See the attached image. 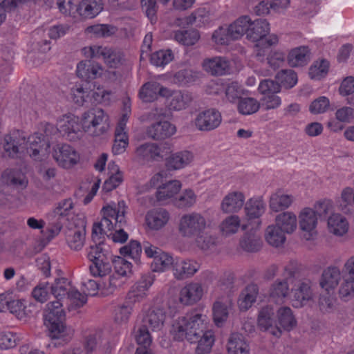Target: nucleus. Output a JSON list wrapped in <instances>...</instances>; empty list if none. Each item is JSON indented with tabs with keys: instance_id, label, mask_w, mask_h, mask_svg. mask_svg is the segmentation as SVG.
<instances>
[{
	"instance_id": "f03ea898",
	"label": "nucleus",
	"mask_w": 354,
	"mask_h": 354,
	"mask_svg": "<svg viewBox=\"0 0 354 354\" xmlns=\"http://www.w3.org/2000/svg\"><path fill=\"white\" fill-rule=\"evenodd\" d=\"M127 206L124 201L117 204L109 203L101 209L102 219L93 225L92 236L96 240L106 234L114 243H123L129 238V234L121 227L126 223Z\"/></svg>"
},
{
	"instance_id": "3c124183",
	"label": "nucleus",
	"mask_w": 354,
	"mask_h": 354,
	"mask_svg": "<svg viewBox=\"0 0 354 354\" xmlns=\"http://www.w3.org/2000/svg\"><path fill=\"white\" fill-rule=\"evenodd\" d=\"M276 321L277 326L288 330L293 328L297 324L292 311L289 307H281L277 310Z\"/></svg>"
},
{
	"instance_id": "a878e982",
	"label": "nucleus",
	"mask_w": 354,
	"mask_h": 354,
	"mask_svg": "<svg viewBox=\"0 0 354 354\" xmlns=\"http://www.w3.org/2000/svg\"><path fill=\"white\" fill-rule=\"evenodd\" d=\"M204 292V288L201 284L191 282L187 283L180 290L178 299L183 305H192L202 299Z\"/></svg>"
},
{
	"instance_id": "f8f14e48",
	"label": "nucleus",
	"mask_w": 354,
	"mask_h": 354,
	"mask_svg": "<svg viewBox=\"0 0 354 354\" xmlns=\"http://www.w3.org/2000/svg\"><path fill=\"white\" fill-rule=\"evenodd\" d=\"M52 156L57 165L64 169H71L81 160L80 153L71 145L57 144L53 147Z\"/></svg>"
},
{
	"instance_id": "4be33fe9",
	"label": "nucleus",
	"mask_w": 354,
	"mask_h": 354,
	"mask_svg": "<svg viewBox=\"0 0 354 354\" xmlns=\"http://www.w3.org/2000/svg\"><path fill=\"white\" fill-rule=\"evenodd\" d=\"M221 113L209 109L200 112L194 120L196 127L200 131H208L217 128L221 123Z\"/></svg>"
},
{
	"instance_id": "c9c22d12",
	"label": "nucleus",
	"mask_w": 354,
	"mask_h": 354,
	"mask_svg": "<svg viewBox=\"0 0 354 354\" xmlns=\"http://www.w3.org/2000/svg\"><path fill=\"white\" fill-rule=\"evenodd\" d=\"M104 9L102 0H79L77 15L82 19H93Z\"/></svg>"
},
{
	"instance_id": "ea45409f",
	"label": "nucleus",
	"mask_w": 354,
	"mask_h": 354,
	"mask_svg": "<svg viewBox=\"0 0 354 354\" xmlns=\"http://www.w3.org/2000/svg\"><path fill=\"white\" fill-rule=\"evenodd\" d=\"M232 302L227 298L216 300L212 307L213 321L216 326L221 327L227 322Z\"/></svg>"
},
{
	"instance_id": "b1692460",
	"label": "nucleus",
	"mask_w": 354,
	"mask_h": 354,
	"mask_svg": "<svg viewBox=\"0 0 354 354\" xmlns=\"http://www.w3.org/2000/svg\"><path fill=\"white\" fill-rule=\"evenodd\" d=\"M207 90L209 93L214 94H220L225 91L226 98L231 102H234L241 93V86L236 82H212L208 85Z\"/></svg>"
},
{
	"instance_id": "1a4fd4ad",
	"label": "nucleus",
	"mask_w": 354,
	"mask_h": 354,
	"mask_svg": "<svg viewBox=\"0 0 354 354\" xmlns=\"http://www.w3.org/2000/svg\"><path fill=\"white\" fill-rule=\"evenodd\" d=\"M50 292L57 299L64 303L69 301L74 307H81L87 301L85 295L80 292L67 279H57L50 285Z\"/></svg>"
},
{
	"instance_id": "58836bf2",
	"label": "nucleus",
	"mask_w": 354,
	"mask_h": 354,
	"mask_svg": "<svg viewBox=\"0 0 354 354\" xmlns=\"http://www.w3.org/2000/svg\"><path fill=\"white\" fill-rule=\"evenodd\" d=\"M103 73L102 66L97 63H91L90 61H82L78 63L76 68L77 77L84 80L100 77Z\"/></svg>"
},
{
	"instance_id": "13d9d810",
	"label": "nucleus",
	"mask_w": 354,
	"mask_h": 354,
	"mask_svg": "<svg viewBox=\"0 0 354 354\" xmlns=\"http://www.w3.org/2000/svg\"><path fill=\"white\" fill-rule=\"evenodd\" d=\"M261 106L260 102L254 97H241L237 102V111L243 115H250L257 113Z\"/></svg>"
},
{
	"instance_id": "bf43d9fd",
	"label": "nucleus",
	"mask_w": 354,
	"mask_h": 354,
	"mask_svg": "<svg viewBox=\"0 0 354 354\" xmlns=\"http://www.w3.org/2000/svg\"><path fill=\"white\" fill-rule=\"evenodd\" d=\"M91 84H86L83 86L81 84H76L71 88V100L78 105H83L85 102H90Z\"/></svg>"
},
{
	"instance_id": "aec40b11",
	"label": "nucleus",
	"mask_w": 354,
	"mask_h": 354,
	"mask_svg": "<svg viewBox=\"0 0 354 354\" xmlns=\"http://www.w3.org/2000/svg\"><path fill=\"white\" fill-rule=\"evenodd\" d=\"M171 151L170 146L163 145L158 147L153 143H145L139 146L136 151V157L143 161L158 160L167 156Z\"/></svg>"
},
{
	"instance_id": "09e8293b",
	"label": "nucleus",
	"mask_w": 354,
	"mask_h": 354,
	"mask_svg": "<svg viewBox=\"0 0 354 354\" xmlns=\"http://www.w3.org/2000/svg\"><path fill=\"white\" fill-rule=\"evenodd\" d=\"M330 62L325 58L315 60L308 68V75L311 80H321L328 73Z\"/></svg>"
},
{
	"instance_id": "dca6fc26",
	"label": "nucleus",
	"mask_w": 354,
	"mask_h": 354,
	"mask_svg": "<svg viewBox=\"0 0 354 354\" xmlns=\"http://www.w3.org/2000/svg\"><path fill=\"white\" fill-rule=\"evenodd\" d=\"M144 251L147 257L153 259L151 268L153 272H163L171 267L174 268L176 259L169 254L152 245L145 246Z\"/></svg>"
},
{
	"instance_id": "8fccbe9b",
	"label": "nucleus",
	"mask_w": 354,
	"mask_h": 354,
	"mask_svg": "<svg viewBox=\"0 0 354 354\" xmlns=\"http://www.w3.org/2000/svg\"><path fill=\"white\" fill-rule=\"evenodd\" d=\"M171 97L168 102L169 109L172 111H181L186 109L192 98L189 93L180 91H171Z\"/></svg>"
},
{
	"instance_id": "37998d69",
	"label": "nucleus",
	"mask_w": 354,
	"mask_h": 354,
	"mask_svg": "<svg viewBox=\"0 0 354 354\" xmlns=\"http://www.w3.org/2000/svg\"><path fill=\"white\" fill-rule=\"evenodd\" d=\"M176 132V126L167 120L153 124L147 131L148 135L154 139L167 138L174 135Z\"/></svg>"
},
{
	"instance_id": "49530a36",
	"label": "nucleus",
	"mask_w": 354,
	"mask_h": 354,
	"mask_svg": "<svg viewBox=\"0 0 354 354\" xmlns=\"http://www.w3.org/2000/svg\"><path fill=\"white\" fill-rule=\"evenodd\" d=\"M107 283V279L102 280L100 282L91 279H85L82 282V285L84 288V293L83 294L86 297V295L91 296L100 295L102 297H106L113 295L115 292L106 293L104 290L106 284Z\"/></svg>"
},
{
	"instance_id": "a19ab883",
	"label": "nucleus",
	"mask_w": 354,
	"mask_h": 354,
	"mask_svg": "<svg viewBox=\"0 0 354 354\" xmlns=\"http://www.w3.org/2000/svg\"><path fill=\"white\" fill-rule=\"evenodd\" d=\"M285 234H290L297 227V215L291 211H286L278 214L274 218V223Z\"/></svg>"
},
{
	"instance_id": "774afa93",
	"label": "nucleus",
	"mask_w": 354,
	"mask_h": 354,
	"mask_svg": "<svg viewBox=\"0 0 354 354\" xmlns=\"http://www.w3.org/2000/svg\"><path fill=\"white\" fill-rule=\"evenodd\" d=\"M117 32L116 27L107 24H95L88 26L86 29V32L97 37H110Z\"/></svg>"
},
{
	"instance_id": "5701e85b",
	"label": "nucleus",
	"mask_w": 354,
	"mask_h": 354,
	"mask_svg": "<svg viewBox=\"0 0 354 354\" xmlns=\"http://www.w3.org/2000/svg\"><path fill=\"white\" fill-rule=\"evenodd\" d=\"M257 324L261 330L268 331L274 336L279 337L281 333V328L277 326L274 310L270 306H266L260 310Z\"/></svg>"
},
{
	"instance_id": "6ab92c4d",
	"label": "nucleus",
	"mask_w": 354,
	"mask_h": 354,
	"mask_svg": "<svg viewBox=\"0 0 354 354\" xmlns=\"http://www.w3.org/2000/svg\"><path fill=\"white\" fill-rule=\"evenodd\" d=\"M353 121L354 107L344 105L335 110L334 118L328 120L326 127L333 133H338L344 129L345 124H351Z\"/></svg>"
},
{
	"instance_id": "c03bdc74",
	"label": "nucleus",
	"mask_w": 354,
	"mask_h": 354,
	"mask_svg": "<svg viewBox=\"0 0 354 354\" xmlns=\"http://www.w3.org/2000/svg\"><path fill=\"white\" fill-rule=\"evenodd\" d=\"M182 189V183L178 180L167 181L160 186L156 192L158 201H165L173 199Z\"/></svg>"
},
{
	"instance_id": "de8ad7c7",
	"label": "nucleus",
	"mask_w": 354,
	"mask_h": 354,
	"mask_svg": "<svg viewBox=\"0 0 354 354\" xmlns=\"http://www.w3.org/2000/svg\"><path fill=\"white\" fill-rule=\"evenodd\" d=\"M264 237L268 244L274 248L282 247L286 241V234L274 224L266 227Z\"/></svg>"
},
{
	"instance_id": "9b49d317",
	"label": "nucleus",
	"mask_w": 354,
	"mask_h": 354,
	"mask_svg": "<svg viewBox=\"0 0 354 354\" xmlns=\"http://www.w3.org/2000/svg\"><path fill=\"white\" fill-rule=\"evenodd\" d=\"M317 212L311 207L301 208L298 213V225L302 238L306 241H313L318 235L319 218Z\"/></svg>"
},
{
	"instance_id": "680f3d73",
	"label": "nucleus",
	"mask_w": 354,
	"mask_h": 354,
	"mask_svg": "<svg viewBox=\"0 0 354 354\" xmlns=\"http://www.w3.org/2000/svg\"><path fill=\"white\" fill-rule=\"evenodd\" d=\"M201 35L196 30H178L174 34L175 40L179 44L190 46L195 45L200 39Z\"/></svg>"
},
{
	"instance_id": "4c0bfd02",
	"label": "nucleus",
	"mask_w": 354,
	"mask_h": 354,
	"mask_svg": "<svg viewBox=\"0 0 354 354\" xmlns=\"http://www.w3.org/2000/svg\"><path fill=\"white\" fill-rule=\"evenodd\" d=\"M108 178L102 186V192H110L118 187L124 180L123 172L114 162H110L107 168Z\"/></svg>"
},
{
	"instance_id": "f257e3e1",
	"label": "nucleus",
	"mask_w": 354,
	"mask_h": 354,
	"mask_svg": "<svg viewBox=\"0 0 354 354\" xmlns=\"http://www.w3.org/2000/svg\"><path fill=\"white\" fill-rule=\"evenodd\" d=\"M208 317L197 311L187 313L174 320L170 333L174 339L197 343V354H208L215 342L214 332L208 330Z\"/></svg>"
},
{
	"instance_id": "423d86ee",
	"label": "nucleus",
	"mask_w": 354,
	"mask_h": 354,
	"mask_svg": "<svg viewBox=\"0 0 354 354\" xmlns=\"http://www.w3.org/2000/svg\"><path fill=\"white\" fill-rule=\"evenodd\" d=\"M63 303L52 301L48 303L44 313V325L53 339L59 340V344L65 343L71 339L69 330L64 324V313Z\"/></svg>"
},
{
	"instance_id": "cd10ccee",
	"label": "nucleus",
	"mask_w": 354,
	"mask_h": 354,
	"mask_svg": "<svg viewBox=\"0 0 354 354\" xmlns=\"http://www.w3.org/2000/svg\"><path fill=\"white\" fill-rule=\"evenodd\" d=\"M294 201L295 197L292 194L277 189L269 197V208L273 212H279L291 207Z\"/></svg>"
},
{
	"instance_id": "6e6d98bb",
	"label": "nucleus",
	"mask_w": 354,
	"mask_h": 354,
	"mask_svg": "<svg viewBox=\"0 0 354 354\" xmlns=\"http://www.w3.org/2000/svg\"><path fill=\"white\" fill-rule=\"evenodd\" d=\"M113 99V94L95 84H91L90 88V102L94 103L109 105Z\"/></svg>"
},
{
	"instance_id": "0eeeda50",
	"label": "nucleus",
	"mask_w": 354,
	"mask_h": 354,
	"mask_svg": "<svg viewBox=\"0 0 354 354\" xmlns=\"http://www.w3.org/2000/svg\"><path fill=\"white\" fill-rule=\"evenodd\" d=\"M40 128L46 136L59 132L62 137L70 141L80 140L84 133L80 118L71 113L59 117L57 121L56 128L48 123L41 124Z\"/></svg>"
},
{
	"instance_id": "69168bd1",
	"label": "nucleus",
	"mask_w": 354,
	"mask_h": 354,
	"mask_svg": "<svg viewBox=\"0 0 354 354\" xmlns=\"http://www.w3.org/2000/svg\"><path fill=\"white\" fill-rule=\"evenodd\" d=\"M330 99L326 96H319L310 102L308 105V111L312 115H317L324 114L330 109Z\"/></svg>"
},
{
	"instance_id": "f704fd0d",
	"label": "nucleus",
	"mask_w": 354,
	"mask_h": 354,
	"mask_svg": "<svg viewBox=\"0 0 354 354\" xmlns=\"http://www.w3.org/2000/svg\"><path fill=\"white\" fill-rule=\"evenodd\" d=\"M169 170H180L188 166L194 160V155L189 151H181L171 153L164 158Z\"/></svg>"
},
{
	"instance_id": "6e6552de",
	"label": "nucleus",
	"mask_w": 354,
	"mask_h": 354,
	"mask_svg": "<svg viewBox=\"0 0 354 354\" xmlns=\"http://www.w3.org/2000/svg\"><path fill=\"white\" fill-rule=\"evenodd\" d=\"M84 133L93 136H100L111 129L109 115L101 108H91L84 111L80 117Z\"/></svg>"
},
{
	"instance_id": "4468645a",
	"label": "nucleus",
	"mask_w": 354,
	"mask_h": 354,
	"mask_svg": "<svg viewBox=\"0 0 354 354\" xmlns=\"http://www.w3.org/2000/svg\"><path fill=\"white\" fill-rule=\"evenodd\" d=\"M266 205L262 197H252L248 199L244 205L245 223H248L250 230H257L262 224L261 217L265 214Z\"/></svg>"
},
{
	"instance_id": "7c9ffc66",
	"label": "nucleus",
	"mask_w": 354,
	"mask_h": 354,
	"mask_svg": "<svg viewBox=\"0 0 354 354\" xmlns=\"http://www.w3.org/2000/svg\"><path fill=\"white\" fill-rule=\"evenodd\" d=\"M219 230L223 236H230L236 234L239 230L250 229L248 227V223H245L243 218L236 214H232L222 221L219 225Z\"/></svg>"
},
{
	"instance_id": "7ed1b4c3",
	"label": "nucleus",
	"mask_w": 354,
	"mask_h": 354,
	"mask_svg": "<svg viewBox=\"0 0 354 354\" xmlns=\"http://www.w3.org/2000/svg\"><path fill=\"white\" fill-rule=\"evenodd\" d=\"M3 148L6 158H21L26 152L34 160H41L48 153L49 143L41 133H34L26 139L17 131L4 137Z\"/></svg>"
},
{
	"instance_id": "5fc2aeb1",
	"label": "nucleus",
	"mask_w": 354,
	"mask_h": 354,
	"mask_svg": "<svg viewBox=\"0 0 354 354\" xmlns=\"http://www.w3.org/2000/svg\"><path fill=\"white\" fill-rule=\"evenodd\" d=\"M251 19L248 16L239 17L230 24L228 28L232 39L241 38L245 33L248 34V28L250 27Z\"/></svg>"
},
{
	"instance_id": "412c9836",
	"label": "nucleus",
	"mask_w": 354,
	"mask_h": 354,
	"mask_svg": "<svg viewBox=\"0 0 354 354\" xmlns=\"http://www.w3.org/2000/svg\"><path fill=\"white\" fill-rule=\"evenodd\" d=\"M170 220V214L165 209H153L145 217V228L147 232H157L164 228Z\"/></svg>"
},
{
	"instance_id": "f3484780",
	"label": "nucleus",
	"mask_w": 354,
	"mask_h": 354,
	"mask_svg": "<svg viewBox=\"0 0 354 354\" xmlns=\"http://www.w3.org/2000/svg\"><path fill=\"white\" fill-rule=\"evenodd\" d=\"M240 64L230 61L225 57L216 56L205 59L202 64L203 68L213 75H223L238 70Z\"/></svg>"
},
{
	"instance_id": "ddd939ff",
	"label": "nucleus",
	"mask_w": 354,
	"mask_h": 354,
	"mask_svg": "<svg viewBox=\"0 0 354 354\" xmlns=\"http://www.w3.org/2000/svg\"><path fill=\"white\" fill-rule=\"evenodd\" d=\"M82 53L88 58H102L110 68H117L122 60V55L119 50L102 46H86L82 49Z\"/></svg>"
},
{
	"instance_id": "338daca9",
	"label": "nucleus",
	"mask_w": 354,
	"mask_h": 354,
	"mask_svg": "<svg viewBox=\"0 0 354 354\" xmlns=\"http://www.w3.org/2000/svg\"><path fill=\"white\" fill-rule=\"evenodd\" d=\"M336 205L337 206V204ZM311 208L317 212L316 213L318 217L320 218L328 215L330 216L331 214L334 213L333 211L335 208V203L330 198H323L316 201Z\"/></svg>"
},
{
	"instance_id": "603ef678",
	"label": "nucleus",
	"mask_w": 354,
	"mask_h": 354,
	"mask_svg": "<svg viewBox=\"0 0 354 354\" xmlns=\"http://www.w3.org/2000/svg\"><path fill=\"white\" fill-rule=\"evenodd\" d=\"M54 212L57 215L66 217L69 223L75 221L77 215H82L75 214V203L72 198H66L59 202Z\"/></svg>"
},
{
	"instance_id": "9d476101",
	"label": "nucleus",
	"mask_w": 354,
	"mask_h": 354,
	"mask_svg": "<svg viewBox=\"0 0 354 354\" xmlns=\"http://www.w3.org/2000/svg\"><path fill=\"white\" fill-rule=\"evenodd\" d=\"M113 270L107 278L104 290L106 293L116 292L125 284L127 279L132 273V264L120 257L113 260Z\"/></svg>"
},
{
	"instance_id": "bb28decb",
	"label": "nucleus",
	"mask_w": 354,
	"mask_h": 354,
	"mask_svg": "<svg viewBox=\"0 0 354 354\" xmlns=\"http://www.w3.org/2000/svg\"><path fill=\"white\" fill-rule=\"evenodd\" d=\"M310 57L311 52L308 46H299L288 50L286 61L290 67L301 68L308 64Z\"/></svg>"
},
{
	"instance_id": "39448f33",
	"label": "nucleus",
	"mask_w": 354,
	"mask_h": 354,
	"mask_svg": "<svg viewBox=\"0 0 354 354\" xmlns=\"http://www.w3.org/2000/svg\"><path fill=\"white\" fill-rule=\"evenodd\" d=\"M270 24L266 19L251 21L248 28L247 39L254 45V53L259 60L263 59L266 49L279 43V37L275 34H269Z\"/></svg>"
},
{
	"instance_id": "4d7b16f0",
	"label": "nucleus",
	"mask_w": 354,
	"mask_h": 354,
	"mask_svg": "<svg viewBox=\"0 0 354 354\" xmlns=\"http://www.w3.org/2000/svg\"><path fill=\"white\" fill-rule=\"evenodd\" d=\"M1 183L8 185L24 188L28 184V180L24 174L6 169L1 175Z\"/></svg>"
},
{
	"instance_id": "052dcab7",
	"label": "nucleus",
	"mask_w": 354,
	"mask_h": 354,
	"mask_svg": "<svg viewBox=\"0 0 354 354\" xmlns=\"http://www.w3.org/2000/svg\"><path fill=\"white\" fill-rule=\"evenodd\" d=\"M133 310V302L130 299L125 300L115 310L114 320L119 324H126Z\"/></svg>"
},
{
	"instance_id": "79ce46f5",
	"label": "nucleus",
	"mask_w": 354,
	"mask_h": 354,
	"mask_svg": "<svg viewBox=\"0 0 354 354\" xmlns=\"http://www.w3.org/2000/svg\"><path fill=\"white\" fill-rule=\"evenodd\" d=\"M290 278L285 280H277L270 287L269 290L270 299L277 304H283L289 299L288 282Z\"/></svg>"
},
{
	"instance_id": "0e129e2a",
	"label": "nucleus",
	"mask_w": 354,
	"mask_h": 354,
	"mask_svg": "<svg viewBox=\"0 0 354 354\" xmlns=\"http://www.w3.org/2000/svg\"><path fill=\"white\" fill-rule=\"evenodd\" d=\"M89 270L93 277H100L103 280L109 277V275L112 274V266L109 261L104 259L91 263Z\"/></svg>"
},
{
	"instance_id": "2f4dec72",
	"label": "nucleus",
	"mask_w": 354,
	"mask_h": 354,
	"mask_svg": "<svg viewBox=\"0 0 354 354\" xmlns=\"http://www.w3.org/2000/svg\"><path fill=\"white\" fill-rule=\"evenodd\" d=\"M200 269V263L193 259H176L173 274L177 279H184L192 277Z\"/></svg>"
},
{
	"instance_id": "72a5a7b5",
	"label": "nucleus",
	"mask_w": 354,
	"mask_h": 354,
	"mask_svg": "<svg viewBox=\"0 0 354 354\" xmlns=\"http://www.w3.org/2000/svg\"><path fill=\"white\" fill-rule=\"evenodd\" d=\"M341 279L340 269L336 266L327 268L324 270L319 284L328 294L334 293Z\"/></svg>"
},
{
	"instance_id": "c756f323",
	"label": "nucleus",
	"mask_w": 354,
	"mask_h": 354,
	"mask_svg": "<svg viewBox=\"0 0 354 354\" xmlns=\"http://www.w3.org/2000/svg\"><path fill=\"white\" fill-rule=\"evenodd\" d=\"M31 307H32V304L26 299L15 298L12 295L8 312L17 319L27 322L33 317Z\"/></svg>"
},
{
	"instance_id": "e2e57ef3",
	"label": "nucleus",
	"mask_w": 354,
	"mask_h": 354,
	"mask_svg": "<svg viewBox=\"0 0 354 354\" xmlns=\"http://www.w3.org/2000/svg\"><path fill=\"white\" fill-rule=\"evenodd\" d=\"M198 77V73L189 68H185L176 72L170 82L178 86H186L195 82Z\"/></svg>"
},
{
	"instance_id": "20e7f679",
	"label": "nucleus",
	"mask_w": 354,
	"mask_h": 354,
	"mask_svg": "<svg viewBox=\"0 0 354 354\" xmlns=\"http://www.w3.org/2000/svg\"><path fill=\"white\" fill-rule=\"evenodd\" d=\"M178 231L201 250H207L215 243V237L210 233L206 218L199 213L183 214L178 221Z\"/></svg>"
},
{
	"instance_id": "e433bc0d",
	"label": "nucleus",
	"mask_w": 354,
	"mask_h": 354,
	"mask_svg": "<svg viewBox=\"0 0 354 354\" xmlns=\"http://www.w3.org/2000/svg\"><path fill=\"white\" fill-rule=\"evenodd\" d=\"M328 232L338 237L347 234L349 230V223L345 216L339 213H333L327 218Z\"/></svg>"
},
{
	"instance_id": "473e14b6",
	"label": "nucleus",
	"mask_w": 354,
	"mask_h": 354,
	"mask_svg": "<svg viewBox=\"0 0 354 354\" xmlns=\"http://www.w3.org/2000/svg\"><path fill=\"white\" fill-rule=\"evenodd\" d=\"M142 321L152 330H159L162 328L165 322V313L163 310L156 306H153L143 311Z\"/></svg>"
},
{
	"instance_id": "a18cd8bd",
	"label": "nucleus",
	"mask_w": 354,
	"mask_h": 354,
	"mask_svg": "<svg viewBox=\"0 0 354 354\" xmlns=\"http://www.w3.org/2000/svg\"><path fill=\"white\" fill-rule=\"evenodd\" d=\"M228 354H250L249 344L241 334L233 333L230 335L227 343Z\"/></svg>"
},
{
	"instance_id": "c85d7f7f",
	"label": "nucleus",
	"mask_w": 354,
	"mask_h": 354,
	"mask_svg": "<svg viewBox=\"0 0 354 354\" xmlns=\"http://www.w3.org/2000/svg\"><path fill=\"white\" fill-rule=\"evenodd\" d=\"M158 94L160 96L169 98L171 95V90L161 86L158 82H147L145 84L139 91L140 98L145 102H149L157 98Z\"/></svg>"
},
{
	"instance_id": "393cba45",
	"label": "nucleus",
	"mask_w": 354,
	"mask_h": 354,
	"mask_svg": "<svg viewBox=\"0 0 354 354\" xmlns=\"http://www.w3.org/2000/svg\"><path fill=\"white\" fill-rule=\"evenodd\" d=\"M245 203V196L241 191H230L223 198L221 209L225 214L240 212Z\"/></svg>"
},
{
	"instance_id": "a211bd4d",
	"label": "nucleus",
	"mask_w": 354,
	"mask_h": 354,
	"mask_svg": "<svg viewBox=\"0 0 354 354\" xmlns=\"http://www.w3.org/2000/svg\"><path fill=\"white\" fill-rule=\"evenodd\" d=\"M313 298V292L309 280L295 281L289 296V300L295 308H301L306 305Z\"/></svg>"
},
{
	"instance_id": "2eb2a0df",
	"label": "nucleus",
	"mask_w": 354,
	"mask_h": 354,
	"mask_svg": "<svg viewBox=\"0 0 354 354\" xmlns=\"http://www.w3.org/2000/svg\"><path fill=\"white\" fill-rule=\"evenodd\" d=\"M68 247L73 250H80L86 239V221L84 215H77L76 221L68 223L65 232Z\"/></svg>"
},
{
	"instance_id": "864d4df0",
	"label": "nucleus",
	"mask_w": 354,
	"mask_h": 354,
	"mask_svg": "<svg viewBox=\"0 0 354 354\" xmlns=\"http://www.w3.org/2000/svg\"><path fill=\"white\" fill-rule=\"evenodd\" d=\"M258 294V288L252 284L247 286L240 294L238 306L241 310H247L255 302Z\"/></svg>"
}]
</instances>
